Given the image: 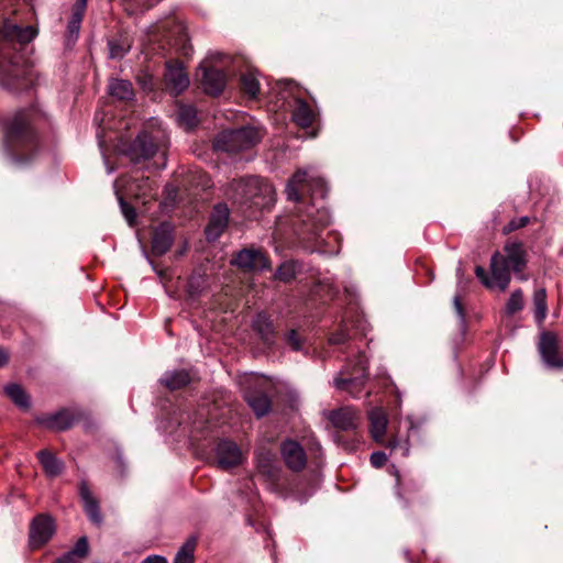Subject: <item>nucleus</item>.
Here are the masks:
<instances>
[{"instance_id": "nucleus-1", "label": "nucleus", "mask_w": 563, "mask_h": 563, "mask_svg": "<svg viewBox=\"0 0 563 563\" xmlns=\"http://www.w3.org/2000/svg\"><path fill=\"white\" fill-rule=\"evenodd\" d=\"M36 34V29L31 25L22 27L8 20L0 25V35L4 41L0 48V85L2 87L9 90H19L31 84L30 69L22 56L16 53L11 55L7 51L5 44H26L35 38Z\"/></svg>"}, {"instance_id": "nucleus-2", "label": "nucleus", "mask_w": 563, "mask_h": 563, "mask_svg": "<svg viewBox=\"0 0 563 563\" xmlns=\"http://www.w3.org/2000/svg\"><path fill=\"white\" fill-rule=\"evenodd\" d=\"M227 195L238 203L247 202L257 209H269L275 203V191L269 183L258 177L233 180Z\"/></svg>"}, {"instance_id": "nucleus-3", "label": "nucleus", "mask_w": 563, "mask_h": 563, "mask_svg": "<svg viewBox=\"0 0 563 563\" xmlns=\"http://www.w3.org/2000/svg\"><path fill=\"white\" fill-rule=\"evenodd\" d=\"M505 255L496 252L490 260L492 282L494 287L506 290L510 280V271L519 275L526 266V254L520 243H507Z\"/></svg>"}, {"instance_id": "nucleus-4", "label": "nucleus", "mask_w": 563, "mask_h": 563, "mask_svg": "<svg viewBox=\"0 0 563 563\" xmlns=\"http://www.w3.org/2000/svg\"><path fill=\"white\" fill-rule=\"evenodd\" d=\"M262 139L261 131L253 126H243L238 130H225L218 134L213 142L217 151L238 153L249 150Z\"/></svg>"}, {"instance_id": "nucleus-5", "label": "nucleus", "mask_w": 563, "mask_h": 563, "mask_svg": "<svg viewBox=\"0 0 563 563\" xmlns=\"http://www.w3.org/2000/svg\"><path fill=\"white\" fill-rule=\"evenodd\" d=\"M308 189L312 197L323 199L327 195L325 183L320 177L309 176L307 170L299 169L289 179L286 186V195L289 200L298 201L299 191Z\"/></svg>"}, {"instance_id": "nucleus-6", "label": "nucleus", "mask_w": 563, "mask_h": 563, "mask_svg": "<svg viewBox=\"0 0 563 563\" xmlns=\"http://www.w3.org/2000/svg\"><path fill=\"white\" fill-rule=\"evenodd\" d=\"M367 371V360L365 355H360L357 358V363L353 368V372L349 374L346 377H343V373L340 374V377L334 379V386L339 390H346L352 394L354 397L361 391V388L366 378Z\"/></svg>"}, {"instance_id": "nucleus-7", "label": "nucleus", "mask_w": 563, "mask_h": 563, "mask_svg": "<svg viewBox=\"0 0 563 563\" xmlns=\"http://www.w3.org/2000/svg\"><path fill=\"white\" fill-rule=\"evenodd\" d=\"M299 219L305 227V233L319 235V230L325 228L330 223V214L323 205L310 206L305 211H298Z\"/></svg>"}, {"instance_id": "nucleus-8", "label": "nucleus", "mask_w": 563, "mask_h": 563, "mask_svg": "<svg viewBox=\"0 0 563 563\" xmlns=\"http://www.w3.org/2000/svg\"><path fill=\"white\" fill-rule=\"evenodd\" d=\"M231 264L243 271H262L269 266V262L265 253L258 249H243L231 261Z\"/></svg>"}, {"instance_id": "nucleus-9", "label": "nucleus", "mask_w": 563, "mask_h": 563, "mask_svg": "<svg viewBox=\"0 0 563 563\" xmlns=\"http://www.w3.org/2000/svg\"><path fill=\"white\" fill-rule=\"evenodd\" d=\"M538 351L542 362L550 368H562L563 358L559 355L556 335L552 332H543L538 343Z\"/></svg>"}, {"instance_id": "nucleus-10", "label": "nucleus", "mask_w": 563, "mask_h": 563, "mask_svg": "<svg viewBox=\"0 0 563 563\" xmlns=\"http://www.w3.org/2000/svg\"><path fill=\"white\" fill-rule=\"evenodd\" d=\"M216 457L219 466L223 470L235 467L243 463L244 454L236 443L222 440L216 449Z\"/></svg>"}, {"instance_id": "nucleus-11", "label": "nucleus", "mask_w": 563, "mask_h": 563, "mask_svg": "<svg viewBox=\"0 0 563 563\" xmlns=\"http://www.w3.org/2000/svg\"><path fill=\"white\" fill-rule=\"evenodd\" d=\"M55 526L49 516L40 515L35 517L30 527V544L32 548H40L45 544L54 534Z\"/></svg>"}, {"instance_id": "nucleus-12", "label": "nucleus", "mask_w": 563, "mask_h": 563, "mask_svg": "<svg viewBox=\"0 0 563 563\" xmlns=\"http://www.w3.org/2000/svg\"><path fill=\"white\" fill-rule=\"evenodd\" d=\"M280 454L286 466L294 472L303 470L307 464L305 450L296 441L287 440L283 442Z\"/></svg>"}, {"instance_id": "nucleus-13", "label": "nucleus", "mask_w": 563, "mask_h": 563, "mask_svg": "<svg viewBox=\"0 0 563 563\" xmlns=\"http://www.w3.org/2000/svg\"><path fill=\"white\" fill-rule=\"evenodd\" d=\"M256 470L271 484H275L279 479L280 468L276 464L274 453L269 450L256 453Z\"/></svg>"}, {"instance_id": "nucleus-14", "label": "nucleus", "mask_w": 563, "mask_h": 563, "mask_svg": "<svg viewBox=\"0 0 563 563\" xmlns=\"http://www.w3.org/2000/svg\"><path fill=\"white\" fill-rule=\"evenodd\" d=\"M164 80L172 95H179L189 86V78L181 65H166Z\"/></svg>"}, {"instance_id": "nucleus-15", "label": "nucleus", "mask_w": 563, "mask_h": 563, "mask_svg": "<svg viewBox=\"0 0 563 563\" xmlns=\"http://www.w3.org/2000/svg\"><path fill=\"white\" fill-rule=\"evenodd\" d=\"M229 221V209L225 205L214 207L209 223L206 228V236L209 241H216L225 230Z\"/></svg>"}, {"instance_id": "nucleus-16", "label": "nucleus", "mask_w": 563, "mask_h": 563, "mask_svg": "<svg viewBox=\"0 0 563 563\" xmlns=\"http://www.w3.org/2000/svg\"><path fill=\"white\" fill-rule=\"evenodd\" d=\"M78 415L69 409H63L54 415L38 418L37 422L49 430L64 431L69 429L77 420Z\"/></svg>"}, {"instance_id": "nucleus-17", "label": "nucleus", "mask_w": 563, "mask_h": 563, "mask_svg": "<svg viewBox=\"0 0 563 563\" xmlns=\"http://www.w3.org/2000/svg\"><path fill=\"white\" fill-rule=\"evenodd\" d=\"M202 86L208 95L217 96L221 93L227 84L225 74L216 68H202Z\"/></svg>"}, {"instance_id": "nucleus-18", "label": "nucleus", "mask_w": 563, "mask_h": 563, "mask_svg": "<svg viewBox=\"0 0 563 563\" xmlns=\"http://www.w3.org/2000/svg\"><path fill=\"white\" fill-rule=\"evenodd\" d=\"M330 420L335 428L343 431H350L357 427L358 415L354 409L345 407L332 411L330 415Z\"/></svg>"}, {"instance_id": "nucleus-19", "label": "nucleus", "mask_w": 563, "mask_h": 563, "mask_svg": "<svg viewBox=\"0 0 563 563\" xmlns=\"http://www.w3.org/2000/svg\"><path fill=\"white\" fill-rule=\"evenodd\" d=\"M174 241L173 228L168 223H162L154 232L152 250L156 255L165 254Z\"/></svg>"}, {"instance_id": "nucleus-20", "label": "nucleus", "mask_w": 563, "mask_h": 563, "mask_svg": "<svg viewBox=\"0 0 563 563\" xmlns=\"http://www.w3.org/2000/svg\"><path fill=\"white\" fill-rule=\"evenodd\" d=\"M317 112L305 100L297 98L292 111V119L301 128H309L313 124Z\"/></svg>"}, {"instance_id": "nucleus-21", "label": "nucleus", "mask_w": 563, "mask_h": 563, "mask_svg": "<svg viewBox=\"0 0 563 563\" xmlns=\"http://www.w3.org/2000/svg\"><path fill=\"white\" fill-rule=\"evenodd\" d=\"M368 418L371 422L369 431L373 439L378 443H383L387 427L385 412L379 408H374L369 411Z\"/></svg>"}, {"instance_id": "nucleus-22", "label": "nucleus", "mask_w": 563, "mask_h": 563, "mask_svg": "<svg viewBox=\"0 0 563 563\" xmlns=\"http://www.w3.org/2000/svg\"><path fill=\"white\" fill-rule=\"evenodd\" d=\"M191 380L189 372L185 369L166 372L159 379L161 384L170 390L185 387Z\"/></svg>"}, {"instance_id": "nucleus-23", "label": "nucleus", "mask_w": 563, "mask_h": 563, "mask_svg": "<svg viewBox=\"0 0 563 563\" xmlns=\"http://www.w3.org/2000/svg\"><path fill=\"white\" fill-rule=\"evenodd\" d=\"M245 400L257 417L265 416L271 409V400L262 391H246Z\"/></svg>"}, {"instance_id": "nucleus-24", "label": "nucleus", "mask_w": 563, "mask_h": 563, "mask_svg": "<svg viewBox=\"0 0 563 563\" xmlns=\"http://www.w3.org/2000/svg\"><path fill=\"white\" fill-rule=\"evenodd\" d=\"M80 497L84 501L85 511L89 516L90 520L96 525L101 523V516L99 512L98 504L93 499L88 486L86 483L80 484L79 488Z\"/></svg>"}, {"instance_id": "nucleus-25", "label": "nucleus", "mask_w": 563, "mask_h": 563, "mask_svg": "<svg viewBox=\"0 0 563 563\" xmlns=\"http://www.w3.org/2000/svg\"><path fill=\"white\" fill-rule=\"evenodd\" d=\"M37 457L48 476H57L63 472L64 463L48 450L37 452Z\"/></svg>"}, {"instance_id": "nucleus-26", "label": "nucleus", "mask_w": 563, "mask_h": 563, "mask_svg": "<svg viewBox=\"0 0 563 563\" xmlns=\"http://www.w3.org/2000/svg\"><path fill=\"white\" fill-rule=\"evenodd\" d=\"M134 152L137 156V161L140 158L148 159L156 154L157 145L154 143L153 137L144 133L139 135L134 142Z\"/></svg>"}, {"instance_id": "nucleus-27", "label": "nucleus", "mask_w": 563, "mask_h": 563, "mask_svg": "<svg viewBox=\"0 0 563 563\" xmlns=\"http://www.w3.org/2000/svg\"><path fill=\"white\" fill-rule=\"evenodd\" d=\"M252 327L266 344L272 343L274 334L273 324L265 313H257L252 322Z\"/></svg>"}, {"instance_id": "nucleus-28", "label": "nucleus", "mask_w": 563, "mask_h": 563, "mask_svg": "<svg viewBox=\"0 0 563 563\" xmlns=\"http://www.w3.org/2000/svg\"><path fill=\"white\" fill-rule=\"evenodd\" d=\"M7 133L10 137H19L26 133L27 135H32L29 130V119L24 111L19 112L8 124Z\"/></svg>"}, {"instance_id": "nucleus-29", "label": "nucleus", "mask_w": 563, "mask_h": 563, "mask_svg": "<svg viewBox=\"0 0 563 563\" xmlns=\"http://www.w3.org/2000/svg\"><path fill=\"white\" fill-rule=\"evenodd\" d=\"M109 92L120 100H130L134 96L132 84L123 79H113L109 85Z\"/></svg>"}, {"instance_id": "nucleus-30", "label": "nucleus", "mask_w": 563, "mask_h": 563, "mask_svg": "<svg viewBox=\"0 0 563 563\" xmlns=\"http://www.w3.org/2000/svg\"><path fill=\"white\" fill-rule=\"evenodd\" d=\"M129 190L139 198L143 197L152 199L156 196L153 181H151L148 177L136 179L130 185Z\"/></svg>"}, {"instance_id": "nucleus-31", "label": "nucleus", "mask_w": 563, "mask_h": 563, "mask_svg": "<svg viewBox=\"0 0 563 563\" xmlns=\"http://www.w3.org/2000/svg\"><path fill=\"white\" fill-rule=\"evenodd\" d=\"M534 317L538 323H542L548 313L547 291L539 288L533 294Z\"/></svg>"}, {"instance_id": "nucleus-32", "label": "nucleus", "mask_w": 563, "mask_h": 563, "mask_svg": "<svg viewBox=\"0 0 563 563\" xmlns=\"http://www.w3.org/2000/svg\"><path fill=\"white\" fill-rule=\"evenodd\" d=\"M7 396L19 407L27 409L30 407L29 396L25 390L16 384H10L4 387Z\"/></svg>"}, {"instance_id": "nucleus-33", "label": "nucleus", "mask_w": 563, "mask_h": 563, "mask_svg": "<svg viewBox=\"0 0 563 563\" xmlns=\"http://www.w3.org/2000/svg\"><path fill=\"white\" fill-rule=\"evenodd\" d=\"M178 122L186 130L195 128L198 123L197 111L191 106L180 104L178 108Z\"/></svg>"}, {"instance_id": "nucleus-34", "label": "nucleus", "mask_w": 563, "mask_h": 563, "mask_svg": "<svg viewBox=\"0 0 563 563\" xmlns=\"http://www.w3.org/2000/svg\"><path fill=\"white\" fill-rule=\"evenodd\" d=\"M197 545V539L190 537L177 552L174 563H194V552Z\"/></svg>"}, {"instance_id": "nucleus-35", "label": "nucleus", "mask_w": 563, "mask_h": 563, "mask_svg": "<svg viewBox=\"0 0 563 563\" xmlns=\"http://www.w3.org/2000/svg\"><path fill=\"white\" fill-rule=\"evenodd\" d=\"M243 90L252 98H255L260 92V82L257 76L253 71H247L241 77Z\"/></svg>"}, {"instance_id": "nucleus-36", "label": "nucleus", "mask_w": 563, "mask_h": 563, "mask_svg": "<svg viewBox=\"0 0 563 563\" xmlns=\"http://www.w3.org/2000/svg\"><path fill=\"white\" fill-rule=\"evenodd\" d=\"M84 13L85 12H82L80 10L73 9L71 18H70V20L68 22V26H67V31H68L70 38L76 40L78 37L80 24H81V21L84 18Z\"/></svg>"}, {"instance_id": "nucleus-37", "label": "nucleus", "mask_w": 563, "mask_h": 563, "mask_svg": "<svg viewBox=\"0 0 563 563\" xmlns=\"http://www.w3.org/2000/svg\"><path fill=\"white\" fill-rule=\"evenodd\" d=\"M296 275V263L285 262L276 271L275 277L282 282L288 283Z\"/></svg>"}, {"instance_id": "nucleus-38", "label": "nucleus", "mask_w": 563, "mask_h": 563, "mask_svg": "<svg viewBox=\"0 0 563 563\" xmlns=\"http://www.w3.org/2000/svg\"><path fill=\"white\" fill-rule=\"evenodd\" d=\"M523 308V295L520 289L515 290L506 305V312L508 314H514L520 311Z\"/></svg>"}, {"instance_id": "nucleus-39", "label": "nucleus", "mask_w": 563, "mask_h": 563, "mask_svg": "<svg viewBox=\"0 0 563 563\" xmlns=\"http://www.w3.org/2000/svg\"><path fill=\"white\" fill-rule=\"evenodd\" d=\"M118 199H119L121 211H122L125 220L128 221L129 225H131V227L134 225V221L136 218V212H135L134 207L130 206L126 201H124L123 197H121L119 195H118Z\"/></svg>"}, {"instance_id": "nucleus-40", "label": "nucleus", "mask_w": 563, "mask_h": 563, "mask_svg": "<svg viewBox=\"0 0 563 563\" xmlns=\"http://www.w3.org/2000/svg\"><path fill=\"white\" fill-rule=\"evenodd\" d=\"M89 551L88 540L86 537L80 538L75 544L74 549L69 551L77 559L81 560L87 556Z\"/></svg>"}, {"instance_id": "nucleus-41", "label": "nucleus", "mask_w": 563, "mask_h": 563, "mask_svg": "<svg viewBox=\"0 0 563 563\" xmlns=\"http://www.w3.org/2000/svg\"><path fill=\"white\" fill-rule=\"evenodd\" d=\"M109 47H110V57L111 58H121L130 49V44H128V43L120 44L115 41H111V42H109Z\"/></svg>"}, {"instance_id": "nucleus-42", "label": "nucleus", "mask_w": 563, "mask_h": 563, "mask_svg": "<svg viewBox=\"0 0 563 563\" xmlns=\"http://www.w3.org/2000/svg\"><path fill=\"white\" fill-rule=\"evenodd\" d=\"M475 275L486 287H488V288L494 287V283L492 282V278L488 277L486 271L482 266H477L475 268Z\"/></svg>"}, {"instance_id": "nucleus-43", "label": "nucleus", "mask_w": 563, "mask_h": 563, "mask_svg": "<svg viewBox=\"0 0 563 563\" xmlns=\"http://www.w3.org/2000/svg\"><path fill=\"white\" fill-rule=\"evenodd\" d=\"M349 339L346 328L342 327L336 333L332 334L330 338L331 344H342Z\"/></svg>"}, {"instance_id": "nucleus-44", "label": "nucleus", "mask_w": 563, "mask_h": 563, "mask_svg": "<svg viewBox=\"0 0 563 563\" xmlns=\"http://www.w3.org/2000/svg\"><path fill=\"white\" fill-rule=\"evenodd\" d=\"M287 341L295 351H300L302 349L301 339L297 334L295 330H291L288 333Z\"/></svg>"}, {"instance_id": "nucleus-45", "label": "nucleus", "mask_w": 563, "mask_h": 563, "mask_svg": "<svg viewBox=\"0 0 563 563\" xmlns=\"http://www.w3.org/2000/svg\"><path fill=\"white\" fill-rule=\"evenodd\" d=\"M387 461V456L384 452H374L371 455V463L374 467H382Z\"/></svg>"}, {"instance_id": "nucleus-46", "label": "nucleus", "mask_w": 563, "mask_h": 563, "mask_svg": "<svg viewBox=\"0 0 563 563\" xmlns=\"http://www.w3.org/2000/svg\"><path fill=\"white\" fill-rule=\"evenodd\" d=\"M388 448H390V449L401 448L404 456H407L408 453H409L408 441H405L404 444H401L400 441L398 439H396V438L388 442Z\"/></svg>"}, {"instance_id": "nucleus-47", "label": "nucleus", "mask_w": 563, "mask_h": 563, "mask_svg": "<svg viewBox=\"0 0 563 563\" xmlns=\"http://www.w3.org/2000/svg\"><path fill=\"white\" fill-rule=\"evenodd\" d=\"M453 306H454V309H455L457 316L461 319V322L464 323L465 322V311H464L463 305H462L459 296L454 297Z\"/></svg>"}, {"instance_id": "nucleus-48", "label": "nucleus", "mask_w": 563, "mask_h": 563, "mask_svg": "<svg viewBox=\"0 0 563 563\" xmlns=\"http://www.w3.org/2000/svg\"><path fill=\"white\" fill-rule=\"evenodd\" d=\"M54 563H78V559L70 552L57 559Z\"/></svg>"}, {"instance_id": "nucleus-49", "label": "nucleus", "mask_w": 563, "mask_h": 563, "mask_svg": "<svg viewBox=\"0 0 563 563\" xmlns=\"http://www.w3.org/2000/svg\"><path fill=\"white\" fill-rule=\"evenodd\" d=\"M142 563H168L164 556L151 555L142 561Z\"/></svg>"}, {"instance_id": "nucleus-50", "label": "nucleus", "mask_w": 563, "mask_h": 563, "mask_svg": "<svg viewBox=\"0 0 563 563\" xmlns=\"http://www.w3.org/2000/svg\"><path fill=\"white\" fill-rule=\"evenodd\" d=\"M87 5V0H77L74 7V10H80L85 12Z\"/></svg>"}, {"instance_id": "nucleus-51", "label": "nucleus", "mask_w": 563, "mask_h": 563, "mask_svg": "<svg viewBox=\"0 0 563 563\" xmlns=\"http://www.w3.org/2000/svg\"><path fill=\"white\" fill-rule=\"evenodd\" d=\"M7 353L4 350L0 349V366H2L7 362Z\"/></svg>"}, {"instance_id": "nucleus-52", "label": "nucleus", "mask_w": 563, "mask_h": 563, "mask_svg": "<svg viewBox=\"0 0 563 563\" xmlns=\"http://www.w3.org/2000/svg\"><path fill=\"white\" fill-rule=\"evenodd\" d=\"M527 223H528V218H526V217H525V218H521V219H520V223H519V224H514V223H512V229H518V228H520V227L526 225Z\"/></svg>"}, {"instance_id": "nucleus-53", "label": "nucleus", "mask_w": 563, "mask_h": 563, "mask_svg": "<svg viewBox=\"0 0 563 563\" xmlns=\"http://www.w3.org/2000/svg\"><path fill=\"white\" fill-rule=\"evenodd\" d=\"M407 423H408V427L410 430H412L416 426H415V422H413V419L411 417H408L406 419Z\"/></svg>"}]
</instances>
